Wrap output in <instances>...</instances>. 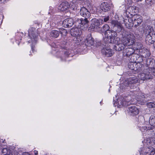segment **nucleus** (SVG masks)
I'll list each match as a JSON object with an SVG mask.
<instances>
[{"instance_id":"nucleus-1","label":"nucleus","mask_w":155,"mask_h":155,"mask_svg":"<svg viewBox=\"0 0 155 155\" xmlns=\"http://www.w3.org/2000/svg\"><path fill=\"white\" fill-rule=\"evenodd\" d=\"M111 23L113 27L114 30H108L104 33V38H109L112 36H116V32H120L122 31H124V28L121 24L118 21L115 20H113L111 21Z\"/></svg>"},{"instance_id":"nucleus-2","label":"nucleus","mask_w":155,"mask_h":155,"mask_svg":"<svg viewBox=\"0 0 155 155\" xmlns=\"http://www.w3.org/2000/svg\"><path fill=\"white\" fill-rule=\"evenodd\" d=\"M124 30L121 32H124ZM122 35L121 42L123 43L125 46L132 45L134 43L135 41V37L133 34L130 33L125 35L124 33H123L122 34Z\"/></svg>"},{"instance_id":"nucleus-3","label":"nucleus","mask_w":155,"mask_h":155,"mask_svg":"<svg viewBox=\"0 0 155 155\" xmlns=\"http://www.w3.org/2000/svg\"><path fill=\"white\" fill-rule=\"evenodd\" d=\"M35 28H30L28 30V36L31 39L28 41V42L32 43L31 49L32 52H33L34 50L33 45L37 42L38 39V35L35 32Z\"/></svg>"},{"instance_id":"nucleus-4","label":"nucleus","mask_w":155,"mask_h":155,"mask_svg":"<svg viewBox=\"0 0 155 155\" xmlns=\"http://www.w3.org/2000/svg\"><path fill=\"white\" fill-rule=\"evenodd\" d=\"M146 64L149 68L148 73L153 77L152 75L155 76V61L151 58H147L146 61Z\"/></svg>"},{"instance_id":"nucleus-5","label":"nucleus","mask_w":155,"mask_h":155,"mask_svg":"<svg viewBox=\"0 0 155 155\" xmlns=\"http://www.w3.org/2000/svg\"><path fill=\"white\" fill-rule=\"evenodd\" d=\"M149 68L146 66L143 68V71H142V73H141L138 75V77L140 80L144 81L145 80H147L152 78V77L150 74L148 73Z\"/></svg>"},{"instance_id":"nucleus-6","label":"nucleus","mask_w":155,"mask_h":155,"mask_svg":"<svg viewBox=\"0 0 155 155\" xmlns=\"http://www.w3.org/2000/svg\"><path fill=\"white\" fill-rule=\"evenodd\" d=\"M103 20H98L96 18H94L91 20L92 23L89 28L91 31L100 30V21H102Z\"/></svg>"},{"instance_id":"nucleus-7","label":"nucleus","mask_w":155,"mask_h":155,"mask_svg":"<svg viewBox=\"0 0 155 155\" xmlns=\"http://www.w3.org/2000/svg\"><path fill=\"white\" fill-rule=\"evenodd\" d=\"M104 42L106 43H110L116 44L119 42H120V38L117 37V34L116 36H112L109 38H104Z\"/></svg>"},{"instance_id":"nucleus-8","label":"nucleus","mask_w":155,"mask_h":155,"mask_svg":"<svg viewBox=\"0 0 155 155\" xmlns=\"http://www.w3.org/2000/svg\"><path fill=\"white\" fill-rule=\"evenodd\" d=\"M81 29L82 28H81L79 25H78V27H73L70 31L71 35L75 37L81 35L82 34Z\"/></svg>"},{"instance_id":"nucleus-9","label":"nucleus","mask_w":155,"mask_h":155,"mask_svg":"<svg viewBox=\"0 0 155 155\" xmlns=\"http://www.w3.org/2000/svg\"><path fill=\"white\" fill-rule=\"evenodd\" d=\"M131 18L133 25H134L135 27H137L142 22V18L139 15H134Z\"/></svg>"},{"instance_id":"nucleus-10","label":"nucleus","mask_w":155,"mask_h":155,"mask_svg":"<svg viewBox=\"0 0 155 155\" xmlns=\"http://www.w3.org/2000/svg\"><path fill=\"white\" fill-rule=\"evenodd\" d=\"M127 110L129 114L133 116L138 115L139 113V109L134 106H132L128 107Z\"/></svg>"},{"instance_id":"nucleus-11","label":"nucleus","mask_w":155,"mask_h":155,"mask_svg":"<svg viewBox=\"0 0 155 155\" xmlns=\"http://www.w3.org/2000/svg\"><path fill=\"white\" fill-rule=\"evenodd\" d=\"M87 18H85L84 19L81 18L78 19V21L75 22L76 24L77 25L80 24L79 26L81 28V27H83L84 26L86 27H88L89 21L87 19Z\"/></svg>"},{"instance_id":"nucleus-12","label":"nucleus","mask_w":155,"mask_h":155,"mask_svg":"<svg viewBox=\"0 0 155 155\" xmlns=\"http://www.w3.org/2000/svg\"><path fill=\"white\" fill-rule=\"evenodd\" d=\"M74 23V21L72 18H67L63 21L62 25L64 27L69 28L73 25Z\"/></svg>"},{"instance_id":"nucleus-13","label":"nucleus","mask_w":155,"mask_h":155,"mask_svg":"<svg viewBox=\"0 0 155 155\" xmlns=\"http://www.w3.org/2000/svg\"><path fill=\"white\" fill-rule=\"evenodd\" d=\"M70 7V5L67 2H62L58 7L59 10L61 11H65L68 10Z\"/></svg>"},{"instance_id":"nucleus-14","label":"nucleus","mask_w":155,"mask_h":155,"mask_svg":"<svg viewBox=\"0 0 155 155\" xmlns=\"http://www.w3.org/2000/svg\"><path fill=\"white\" fill-rule=\"evenodd\" d=\"M80 12V15L85 18H88L91 15L90 13L88 10L84 7L81 8Z\"/></svg>"},{"instance_id":"nucleus-15","label":"nucleus","mask_w":155,"mask_h":155,"mask_svg":"<svg viewBox=\"0 0 155 155\" xmlns=\"http://www.w3.org/2000/svg\"><path fill=\"white\" fill-rule=\"evenodd\" d=\"M67 51H60L57 52V54L58 57L60 58L61 61L65 60L66 57H68L69 54L68 53Z\"/></svg>"},{"instance_id":"nucleus-16","label":"nucleus","mask_w":155,"mask_h":155,"mask_svg":"<svg viewBox=\"0 0 155 155\" xmlns=\"http://www.w3.org/2000/svg\"><path fill=\"white\" fill-rule=\"evenodd\" d=\"M132 18H127L124 19V22L126 27L128 29L131 28L133 26Z\"/></svg>"},{"instance_id":"nucleus-17","label":"nucleus","mask_w":155,"mask_h":155,"mask_svg":"<svg viewBox=\"0 0 155 155\" xmlns=\"http://www.w3.org/2000/svg\"><path fill=\"white\" fill-rule=\"evenodd\" d=\"M134 52V50L132 48H127L124 49L123 51V54L124 56L130 57L131 55L133 54Z\"/></svg>"},{"instance_id":"nucleus-18","label":"nucleus","mask_w":155,"mask_h":155,"mask_svg":"<svg viewBox=\"0 0 155 155\" xmlns=\"http://www.w3.org/2000/svg\"><path fill=\"white\" fill-rule=\"evenodd\" d=\"M100 8L102 11L107 12L110 10V4L107 2H103L101 4Z\"/></svg>"},{"instance_id":"nucleus-19","label":"nucleus","mask_w":155,"mask_h":155,"mask_svg":"<svg viewBox=\"0 0 155 155\" xmlns=\"http://www.w3.org/2000/svg\"><path fill=\"white\" fill-rule=\"evenodd\" d=\"M102 52L103 54L106 57H109L113 55V51L110 48H104L102 50Z\"/></svg>"},{"instance_id":"nucleus-20","label":"nucleus","mask_w":155,"mask_h":155,"mask_svg":"<svg viewBox=\"0 0 155 155\" xmlns=\"http://www.w3.org/2000/svg\"><path fill=\"white\" fill-rule=\"evenodd\" d=\"M134 94L136 95L135 98L137 101L142 102L145 101L144 100L145 97L143 94L141 93V92H139L137 94L135 93Z\"/></svg>"},{"instance_id":"nucleus-21","label":"nucleus","mask_w":155,"mask_h":155,"mask_svg":"<svg viewBox=\"0 0 155 155\" xmlns=\"http://www.w3.org/2000/svg\"><path fill=\"white\" fill-rule=\"evenodd\" d=\"M125 45L123 43H117L114 46V49L117 51H120L123 50L125 47Z\"/></svg>"},{"instance_id":"nucleus-22","label":"nucleus","mask_w":155,"mask_h":155,"mask_svg":"<svg viewBox=\"0 0 155 155\" xmlns=\"http://www.w3.org/2000/svg\"><path fill=\"white\" fill-rule=\"evenodd\" d=\"M94 38L91 36H89L86 39L85 43L86 45L90 46L94 44Z\"/></svg>"},{"instance_id":"nucleus-23","label":"nucleus","mask_w":155,"mask_h":155,"mask_svg":"<svg viewBox=\"0 0 155 155\" xmlns=\"http://www.w3.org/2000/svg\"><path fill=\"white\" fill-rule=\"evenodd\" d=\"M146 66H144L143 64L140 63H136L135 66L134 71L137 72H141L143 71L144 67Z\"/></svg>"},{"instance_id":"nucleus-24","label":"nucleus","mask_w":155,"mask_h":155,"mask_svg":"<svg viewBox=\"0 0 155 155\" xmlns=\"http://www.w3.org/2000/svg\"><path fill=\"white\" fill-rule=\"evenodd\" d=\"M146 153L148 155H155V149L151 146H149L146 148Z\"/></svg>"},{"instance_id":"nucleus-25","label":"nucleus","mask_w":155,"mask_h":155,"mask_svg":"<svg viewBox=\"0 0 155 155\" xmlns=\"http://www.w3.org/2000/svg\"><path fill=\"white\" fill-rule=\"evenodd\" d=\"M139 80V79L136 77H130L128 79L127 83L128 84H135L137 83Z\"/></svg>"},{"instance_id":"nucleus-26","label":"nucleus","mask_w":155,"mask_h":155,"mask_svg":"<svg viewBox=\"0 0 155 155\" xmlns=\"http://www.w3.org/2000/svg\"><path fill=\"white\" fill-rule=\"evenodd\" d=\"M59 31L56 30H52L50 32V36L55 38H57L59 36Z\"/></svg>"},{"instance_id":"nucleus-27","label":"nucleus","mask_w":155,"mask_h":155,"mask_svg":"<svg viewBox=\"0 0 155 155\" xmlns=\"http://www.w3.org/2000/svg\"><path fill=\"white\" fill-rule=\"evenodd\" d=\"M143 49H142L143 50V55L142 56L145 58H147L149 57L150 55V53L148 49L145 48H143Z\"/></svg>"},{"instance_id":"nucleus-28","label":"nucleus","mask_w":155,"mask_h":155,"mask_svg":"<svg viewBox=\"0 0 155 155\" xmlns=\"http://www.w3.org/2000/svg\"><path fill=\"white\" fill-rule=\"evenodd\" d=\"M146 33L149 34L154 33L153 28L150 26H147L146 28Z\"/></svg>"},{"instance_id":"nucleus-29","label":"nucleus","mask_w":155,"mask_h":155,"mask_svg":"<svg viewBox=\"0 0 155 155\" xmlns=\"http://www.w3.org/2000/svg\"><path fill=\"white\" fill-rule=\"evenodd\" d=\"M149 123L150 125L153 127H155V117L151 116L150 117Z\"/></svg>"},{"instance_id":"nucleus-30","label":"nucleus","mask_w":155,"mask_h":155,"mask_svg":"<svg viewBox=\"0 0 155 155\" xmlns=\"http://www.w3.org/2000/svg\"><path fill=\"white\" fill-rule=\"evenodd\" d=\"M135 65H136V63L133 61H130L128 64V67L130 69L134 70Z\"/></svg>"},{"instance_id":"nucleus-31","label":"nucleus","mask_w":155,"mask_h":155,"mask_svg":"<svg viewBox=\"0 0 155 155\" xmlns=\"http://www.w3.org/2000/svg\"><path fill=\"white\" fill-rule=\"evenodd\" d=\"M109 27L108 25H104L102 28H101L100 30L102 32H105L109 29Z\"/></svg>"},{"instance_id":"nucleus-32","label":"nucleus","mask_w":155,"mask_h":155,"mask_svg":"<svg viewBox=\"0 0 155 155\" xmlns=\"http://www.w3.org/2000/svg\"><path fill=\"white\" fill-rule=\"evenodd\" d=\"M3 155H9L10 153V150L7 148H4L2 150Z\"/></svg>"},{"instance_id":"nucleus-33","label":"nucleus","mask_w":155,"mask_h":155,"mask_svg":"<svg viewBox=\"0 0 155 155\" xmlns=\"http://www.w3.org/2000/svg\"><path fill=\"white\" fill-rule=\"evenodd\" d=\"M129 58H130V61H133V62H136V60H137V58L135 56V55H131Z\"/></svg>"},{"instance_id":"nucleus-34","label":"nucleus","mask_w":155,"mask_h":155,"mask_svg":"<svg viewBox=\"0 0 155 155\" xmlns=\"http://www.w3.org/2000/svg\"><path fill=\"white\" fill-rule=\"evenodd\" d=\"M147 107L149 108H152L155 107V102H148L147 103Z\"/></svg>"},{"instance_id":"nucleus-35","label":"nucleus","mask_w":155,"mask_h":155,"mask_svg":"<svg viewBox=\"0 0 155 155\" xmlns=\"http://www.w3.org/2000/svg\"><path fill=\"white\" fill-rule=\"evenodd\" d=\"M146 39L147 41H148L150 43V42H152L151 34L150 33L148 34L146 37Z\"/></svg>"},{"instance_id":"nucleus-36","label":"nucleus","mask_w":155,"mask_h":155,"mask_svg":"<svg viewBox=\"0 0 155 155\" xmlns=\"http://www.w3.org/2000/svg\"><path fill=\"white\" fill-rule=\"evenodd\" d=\"M143 57L142 56H139L138 57V59H137V62L138 63H140L142 62L143 61Z\"/></svg>"},{"instance_id":"nucleus-37","label":"nucleus","mask_w":155,"mask_h":155,"mask_svg":"<svg viewBox=\"0 0 155 155\" xmlns=\"http://www.w3.org/2000/svg\"><path fill=\"white\" fill-rule=\"evenodd\" d=\"M59 32L62 35L64 36L66 35L67 33V31L64 29H61V31H60Z\"/></svg>"},{"instance_id":"nucleus-38","label":"nucleus","mask_w":155,"mask_h":155,"mask_svg":"<svg viewBox=\"0 0 155 155\" xmlns=\"http://www.w3.org/2000/svg\"><path fill=\"white\" fill-rule=\"evenodd\" d=\"M152 38V42H150L151 44H153L155 42V33L151 34Z\"/></svg>"},{"instance_id":"nucleus-39","label":"nucleus","mask_w":155,"mask_h":155,"mask_svg":"<svg viewBox=\"0 0 155 155\" xmlns=\"http://www.w3.org/2000/svg\"><path fill=\"white\" fill-rule=\"evenodd\" d=\"M109 16H105L104 17V22H106L109 20Z\"/></svg>"},{"instance_id":"nucleus-40","label":"nucleus","mask_w":155,"mask_h":155,"mask_svg":"<svg viewBox=\"0 0 155 155\" xmlns=\"http://www.w3.org/2000/svg\"><path fill=\"white\" fill-rule=\"evenodd\" d=\"M140 129L141 131L143 132L145 130H147V128L146 127L144 126L141 128Z\"/></svg>"},{"instance_id":"nucleus-41","label":"nucleus","mask_w":155,"mask_h":155,"mask_svg":"<svg viewBox=\"0 0 155 155\" xmlns=\"http://www.w3.org/2000/svg\"><path fill=\"white\" fill-rule=\"evenodd\" d=\"M2 141L0 140V143L2 142L3 143H5V139H4L3 140V139L1 140ZM2 147V145L1 144V143H0V148H1V147Z\"/></svg>"},{"instance_id":"nucleus-42","label":"nucleus","mask_w":155,"mask_h":155,"mask_svg":"<svg viewBox=\"0 0 155 155\" xmlns=\"http://www.w3.org/2000/svg\"><path fill=\"white\" fill-rule=\"evenodd\" d=\"M22 155H30L28 152H24L22 153Z\"/></svg>"},{"instance_id":"nucleus-43","label":"nucleus","mask_w":155,"mask_h":155,"mask_svg":"<svg viewBox=\"0 0 155 155\" xmlns=\"http://www.w3.org/2000/svg\"><path fill=\"white\" fill-rule=\"evenodd\" d=\"M152 143L151 142H150V141H149L148 140L147 141V142L146 143L148 145H150L151 143Z\"/></svg>"},{"instance_id":"nucleus-44","label":"nucleus","mask_w":155,"mask_h":155,"mask_svg":"<svg viewBox=\"0 0 155 155\" xmlns=\"http://www.w3.org/2000/svg\"><path fill=\"white\" fill-rule=\"evenodd\" d=\"M17 34L18 35H19L21 36V35H23V33H22V32H19Z\"/></svg>"},{"instance_id":"nucleus-45","label":"nucleus","mask_w":155,"mask_h":155,"mask_svg":"<svg viewBox=\"0 0 155 155\" xmlns=\"http://www.w3.org/2000/svg\"><path fill=\"white\" fill-rule=\"evenodd\" d=\"M34 152L35 155H37L38 154V151L37 150H34Z\"/></svg>"},{"instance_id":"nucleus-46","label":"nucleus","mask_w":155,"mask_h":155,"mask_svg":"<svg viewBox=\"0 0 155 155\" xmlns=\"http://www.w3.org/2000/svg\"><path fill=\"white\" fill-rule=\"evenodd\" d=\"M135 0L137 2H139V1H141L142 0Z\"/></svg>"},{"instance_id":"nucleus-47","label":"nucleus","mask_w":155,"mask_h":155,"mask_svg":"<svg viewBox=\"0 0 155 155\" xmlns=\"http://www.w3.org/2000/svg\"><path fill=\"white\" fill-rule=\"evenodd\" d=\"M5 0H0V2H2V1H5Z\"/></svg>"},{"instance_id":"nucleus-48","label":"nucleus","mask_w":155,"mask_h":155,"mask_svg":"<svg viewBox=\"0 0 155 155\" xmlns=\"http://www.w3.org/2000/svg\"><path fill=\"white\" fill-rule=\"evenodd\" d=\"M153 143L155 144V139L153 140Z\"/></svg>"},{"instance_id":"nucleus-49","label":"nucleus","mask_w":155,"mask_h":155,"mask_svg":"<svg viewBox=\"0 0 155 155\" xmlns=\"http://www.w3.org/2000/svg\"><path fill=\"white\" fill-rule=\"evenodd\" d=\"M128 104H129V102H128H128H127V105H128Z\"/></svg>"},{"instance_id":"nucleus-50","label":"nucleus","mask_w":155,"mask_h":155,"mask_svg":"<svg viewBox=\"0 0 155 155\" xmlns=\"http://www.w3.org/2000/svg\"><path fill=\"white\" fill-rule=\"evenodd\" d=\"M30 52L31 53V51H30Z\"/></svg>"},{"instance_id":"nucleus-51","label":"nucleus","mask_w":155,"mask_h":155,"mask_svg":"<svg viewBox=\"0 0 155 155\" xmlns=\"http://www.w3.org/2000/svg\"><path fill=\"white\" fill-rule=\"evenodd\" d=\"M20 40H21V38H20Z\"/></svg>"},{"instance_id":"nucleus-52","label":"nucleus","mask_w":155,"mask_h":155,"mask_svg":"<svg viewBox=\"0 0 155 155\" xmlns=\"http://www.w3.org/2000/svg\"><path fill=\"white\" fill-rule=\"evenodd\" d=\"M124 104H125V105H126V103H125Z\"/></svg>"}]
</instances>
